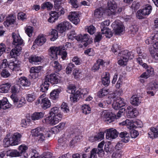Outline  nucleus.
<instances>
[{
	"mask_svg": "<svg viewBox=\"0 0 158 158\" xmlns=\"http://www.w3.org/2000/svg\"><path fill=\"white\" fill-rule=\"evenodd\" d=\"M67 44L65 47H52L50 48L49 52L51 60H54L57 59V55H61L63 59L65 58L67 55L65 49L71 46L70 44Z\"/></svg>",
	"mask_w": 158,
	"mask_h": 158,
	"instance_id": "obj_1",
	"label": "nucleus"
},
{
	"mask_svg": "<svg viewBox=\"0 0 158 158\" xmlns=\"http://www.w3.org/2000/svg\"><path fill=\"white\" fill-rule=\"evenodd\" d=\"M62 1V0H54V7L56 11L51 12L50 14L51 16L48 19L49 22H54L60 16L64 14V9L60 6Z\"/></svg>",
	"mask_w": 158,
	"mask_h": 158,
	"instance_id": "obj_2",
	"label": "nucleus"
},
{
	"mask_svg": "<svg viewBox=\"0 0 158 158\" xmlns=\"http://www.w3.org/2000/svg\"><path fill=\"white\" fill-rule=\"evenodd\" d=\"M118 59H119L118 61L119 64L122 65H126L129 59H132L134 55L132 52H128L127 50L121 51L118 54Z\"/></svg>",
	"mask_w": 158,
	"mask_h": 158,
	"instance_id": "obj_3",
	"label": "nucleus"
},
{
	"mask_svg": "<svg viewBox=\"0 0 158 158\" xmlns=\"http://www.w3.org/2000/svg\"><path fill=\"white\" fill-rule=\"evenodd\" d=\"M46 130L44 127H38L31 131L32 135L37 137V139L39 143L43 142L45 139Z\"/></svg>",
	"mask_w": 158,
	"mask_h": 158,
	"instance_id": "obj_4",
	"label": "nucleus"
},
{
	"mask_svg": "<svg viewBox=\"0 0 158 158\" xmlns=\"http://www.w3.org/2000/svg\"><path fill=\"white\" fill-rule=\"evenodd\" d=\"M20 61L15 60L8 64L7 60L4 59L2 61L0 68L2 69H4L8 65V67L13 71H18L20 69Z\"/></svg>",
	"mask_w": 158,
	"mask_h": 158,
	"instance_id": "obj_5",
	"label": "nucleus"
},
{
	"mask_svg": "<svg viewBox=\"0 0 158 158\" xmlns=\"http://www.w3.org/2000/svg\"><path fill=\"white\" fill-rule=\"evenodd\" d=\"M113 103L112 105L113 108L115 110H118L120 108L124 106L125 103L124 99L119 97L113 98Z\"/></svg>",
	"mask_w": 158,
	"mask_h": 158,
	"instance_id": "obj_6",
	"label": "nucleus"
},
{
	"mask_svg": "<svg viewBox=\"0 0 158 158\" xmlns=\"http://www.w3.org/2000/svg\"><path fill=\"white\" fill-rule=\"evenodd\" d=\"M102 117L105 122L108 123L114 121L116 117L115 115L114 114L105 111L102 113Z\"/></svg>",
	"mask_w": 158,
	"mask_h": 158,
	"instance_id": "obj_7",
	"label": "nucleus"
},
{
	"mask_svg": "<svg viewBox=\"0 0 158 158\" xmlns=\"http://www.w3.org/2000/svg\"><path fill=\"white\" fill-rule=\"evenodd\" d=\"M112 27L114 28L115 33L120 35L123 32L124 28L121 22H115L113 23Z\"/></svg>",
	"mask_w": 158,
	"mask_h": 158,
	"instance_id": "obj_8",
	"label": "nucleus"
},
{
	"mask_svg": "<svg viewBox=\"0 0 158 158\" xmlns=\"http://www.w3.org/2000/svg\"><path fill=\"white\" fill-rule=\"evenodd\" d=\"M76 88L74 86L70 85L68 87L67 92L71 94L70 95V100L73 102L77 101V98L79 96L78 94L75 93Z\"/></svg>",
	"mask_w": 158,
	"mask_h": 158,
	"instance_id": "obj_9",
	"label": "nucleus"
},
{
	"mask_svg": "<svg viewBox=\"0 0 158 158\" xmlns=\"http://www.w3.org/2000/svg\"><path fill=\"white\" fill-rule=\"evenodd\" d=\"M108 12L110 14L115 15L116 13V9L117 5L115 2L113 0H110L108 2Z\"/></svg>",
	"mask_w": 158,
	"mask_h": 158,
	"instance_id": "obj_10",
	"label": "nucleus"
},
{
	"mask_svg": "<svg viewBox=\"0 0 158 158\" xmlns=\"http://www.w3.org/2000/svg\"><path fill=\"white\" fill-rule=\"evenodd\" d=\"M45 79L49 83L54 85L57 84L59 81V76L55 74L46 76Z\"/></svg>",
	"mask_w": 158,
	"mask_h": 158,
	"instance_id": "obj_11",
	"label": "nucleus"
},
{
	"mask_svg": "<svg viewBox=\"0 0 158 158\" xmlns=\"http://www.w3.org/2000/svg\"><path fill=\"white\" fill-rule=\"evenodd\" d=\"M118 134L119 133L115 129L113 128L108 129L106 134V138L108 139H114L118 137Z\"/></svg>",
	"mask_w": 158,
	"mask_h": 158,
	"instance_id": "obj_12",
	"label": "nucleus"
},
{
	"mask_svg": "<svg viewBox=\"0 0 158 158\" xmlns=\"http://www.w3.org/2000/svg\"><path fill=\"white\" fill-rule=\"evenodd\" d=\"M41 67V66L32 67L30 71L31 74L29 75V78L35 79L37 77H38V73L40 72Z\"/></svg>",
	"mask_w": 158,
	"mask_h": 158,
	"instance_id": "obj_13",
	"label": "nucleus"
},
{
	"mask_svg": "<svg viewBox=\"0 0 158 158\" xmlns=\"http://www.w3.org/2000/svg\"><path fill=\"white\" fill-rule=\"evenodd\" d=\"M69 19L73 24L77 25L80 21L78 14L76 12H72L68 16Z\"/></svg>",
	"mask_w": 158,
	"mask_h": 158,
	"instance_id": "obj_14",
	"label": "nucleus"
},
{
	"mask_svg": "<svg viewBox=\"0 0 158 158\" xmlns=\"http://www.w3.org/2000/svg\"><path fill=\"white\" fill-rule=\"evenodd\" d=\"M12 36L13 39V45L15 46H20L23 44V40L19 35L13 33Z\"/></svg>",
	"mask_w": 158,
	"mask_h": 158,
	"instance_id": "obj_15",
	"label": "nucleus"
},
{
	"mask_svg": "<svg viewBox=\"0 0 158 158\" xmlns=\"http://www.w3.org/2000/svg\"><path fill=\"white\" fill-rule=\"evenodd\" d=\"M105 62L101 59H98L96 63L93 65L91 69L94 72L98 71L99 69H101L103 68Z\"/></svg>",
	"mask_w": 158,
	"mask_h": 158,
	"instance_id": "obj_16",
	"label": "nucleus"
},
{
	"mask_svg": "<svg viewBox=\"0 0 158 158\" xmlns=\"http://www.w3.org/2000/svg\"><path fill=\"white\" fill-rule=\"evenodd\" d=\"M45 120L47 123L53 125L58 123L59 119L56 116L49 115L45 118Z\"/></svg>",
	"mask_w": 158,
	"mask_h": 158,
	"instance_id": "obj_17",
	"label": "nucleus"
},
{
	"mask_svg": "<svg viewBox=\"0 0 158 158\" xmlns=\"http://www.w3.org/2000/svg\"><path fill=\"white\" fill-rule=\"evenodd\" d=\"M16 17L14 15H10L8 17L6 21L4 23L5 26H12L14 23Z\"/></svg>",
	"mask_w": 158,
	"mask_h": 158,
	"instance_id": "obj_18",
	"label": "nucleus"
},
{
	"mask_svg": "<svg viewBox=\"0 0 158 158\" xmlns=\"http://www.w3.org/2000/svg\"><path fill=\"white\" fill-rule=\"evenodd\" d=\"M22 48L19 46H15V48L13 49L10 52V55L12 58H15L18 56L21 52Z\"/></svg>",
	"mask_w": 158,
	"mask_h": 158,
	"instance_id": "obj_19",
	"label": "nucleus"
},
{
	"mask_svg": "<svg viewBox=\"0 0 158 158\" xmlns=\"http://www.w3.org/2000/svg\"><path fill=\"white\" fill-rule=\"evenodd\" d=\"M127 110H128L127 116L128 118H133L138 115L137 110L135 108L133 109L131 107L129 106L127 107Z\"/></svg>",
	"mask_w": 158,
	"mask_h": 158,
	"instance_id": "obj_20",
	"label": "nucleus"
},
{
	"mask_svg": "<svg viewBox=\"0 0 158 158\" xmlns=\"http://www.w3.org/2000/svg\"><path fill=\"white\" fill-rule=\"evenodd\" d=\"M22 137V135L18 132L15 133L13 134L12 135L10 138L12 139V140L15 145H18L20 139Z\"/></svg>",
	"mask_w": 158,
	"mask_h": 158,
	"instance_id": "obj_21",
	"label": "nucleus"
},
{
	"mask_svg": "<svg viewBox=\"0 0 158 158\" xmlns=\"http://www.w3.org/2000/svg\"><path fill=\"white\" fill-rule=\"evenodd\" d=\"M11 105L9 104L7 99L5 98L1 100H0V110L2 109L3 110H6L10 108Z\"/></svg>",
	"mask_w": 158,
	"mask_h": 158,
	"instance_id": "obj_22",
	"label": "nucleus"
},
{
	"mask_svg": "<svg viewBox=\"0 0 158 158\" xmlns=\"http://www.w3.org/2000/svg\"><path fill=\"white\" fill-rule=\"evenodd\" d=\"M45 37L43 34L39 35L35 40V43L38 45L41 46L46 41Z\"/></svg>",
	"mask_w": 158,
	"mask_h": 158,
	"instance_id": "obj_23",
	"label": "nucleus"
},
{
	"mask_svg": "<svg viewBox=\"0 0 158 158\" xmlns=\"http://www.w3.org/2000/svg\"><path fill=\"white\" fill-rule=\"evenodd\" d=\"M141 98L136 95L132 96L130 98L131 103L133 105L137 106L141 103Z\"/></svg>",
	"mask_w": 158,
	"mask_h": 158,
	"instance_id": "obj_24",
	"label": "nucleus"
},
{
	"mask_svg": "<svg viewBox=\"0 0 158 158\" xmlns=\"http://www.w3.org/2000/svg\"><path fill=\"white\" fill-rule=\"evenodd\" d=\"M7 156L11 157H19L21 156V153L16 150H8L6 152Z\"/></svg>",
	"mask_w": 158,
	"mask_h": 158,
	"instance_id": "obj_25",
	"label": "nucleus"
},
{
	"mask_svg": "<svg viewBox=\"0 0 158 158\" xmlns=\"http://www.w3.org/2000/svg\"><path fill=\"white\" fill-rule=\"evenodd\" d=\"M119 137L121 138V141L124 143L128 142L130 139L129 134L126 131H123L119 134Z\"/></svg>",
	"mask_w": 158,
	"mask_h": 158,
	"instance_id": "obj_26",
	"label": "nucleus"
},
{
	"mask_svg": "<svg viewBox=\"0 0 158 158\" xmlns=\"http://www.w3.org/2000/svg\"><path fill=\"white\" fill-rule=\"evenodd\" d=\"M151 132L148 133L150 138H152L158 137V125L155 127H152L150 128Z\"/></svg>",
	"mask_w": 158,
	"mask_h": 158,
	"instance_id": "obj_27",
	"label": "nucleus"
},
{
	"mask_svg": "<svg viewBox=\"0 0 158 158\" xmlns=\"http://www.w3.org/2000/svg\"><path fill=\"white\" fill-rule=\"evenodd\" d=\"M41 104L44 109H47L51 106L50 101L47 98H45L42 99Z\"/></svg>",
	"mask_w": 158,
	"mask_h": 158,
	"instance_id": "obj_28",
	"label": "nucleus"
},
{
	"mask_svg": "<svg viewBox=\"0 0 158 158\" xmlns=\"http://www.w3.org/2000/svg\"><path fill=\"white\" fill-rule=\"evenodd\" d=\"M11 86V84L9 83H6L0 85V92L2 93H7Z\"/></svg>",
	"mask_w": 158,
	"mask_h": 158,
	"instance_id": "obj_29",
	"label": "nucleus"
},
{
	"mask_svg": "<svg viewBox=\"0 0 158 158\" xmlns=\"http://www.w3.org/2000/svg\"><path fill=\"white\" fill-rule=\"evenodd\" d=\"M29 61L30 63L33 64H36L38 62H40L42 60V58L40 57L32 56L29 58Z\"/></svg>",
	"mask_w": 158,
	"mask_h": 158,
	"instance_id": "obj_30",
	"label": "nucleus"
},
{
	"mask_svg": "<svg viewBox=\"0 0 158 158\" xmlns=\"http://www.w3.org/2000/svg\"><path fill=\"white\" fill-rule=\"evenodd\" d=\"M102 34H104L106 38H109L111 37L113 35V33L111 31V30L108 28H102Z\"/></svg>",
	"mask_w": 158,
	"mask_h": 158,
	"instance_id": "obj_31",
	"label": "nucleus"
},
{
	"mask_svg": "<svg viewBox=\"0 0 158 158\" xmlns=\"http://www.w3.org/2000/svg\"><path fill=\"white\" fill-rule=\"evenodd\" d=\"M104 13V10L102 8L97 9L94 11V17L96 18H100L102 16Z\"/></svg>",
	"mask_w": 158,
	"mask_h": 158,
	"instance_id": "obj_32",
	"label": "nucleus"
},
{
	"mask_svg": "<svg viewBox=\"0 0 158 158\" xmlns=\"http://www.w3.org/2000/svg\"><path fill=\"white\" fill-rule=\"evenodd\" d=\"M12 138H5L3 140V144L4 147H8L10 145H15L13 143Z\"/></svg>",
	"mask_w": 158,
	"mask_h": 158,
	"instance_id": "obj_33",
	"label": "nucleus"
},
{
	"mask_svg": "<svg viewBox=\"0 0 158 158\" xmlns=\"http://www.w3.org/2000/svg\"><path fill=\"white\" fill-rule=\"evenodd\" d=\"M19 80L20 84L23 86L27 87L31 85L30 81L26 77H21L19 79Z\"/></svg>",
	"mask_w": 158,
	"mask_h": 158,
	"instance_id": "obj_34",
	"label": "nucleus"
},
{
	"mask_svg": "<svg viewBox=\"0 0 158 158\" xmlns=\"http://www.w3.org/2000/svg\"><path fill=\"white\" fill-rule=\"evenodd\" d=\"M44 115V114L42 112H35L32 114L31 118L32 120H38L43 118Z\"/></svg>",
	"mask_w": 158,
	"mask_h": 158,
	"instance_id": "obj_35",
	"label": "nucleus"
},
{
	"mask_svg": "<svg viewBox=\"0 0 158 158\" xmlns=\"http://www.w3.org/2000/svg\"><path fill=\"white\" fill-rule=\"evenodd\" d=\"M50 64L57 71H60L62 69L61 65L57 61H53L51 62Z\"/></svg>",
	"mask_w": 158,
	"mask_h": 158,
	"instance_id": "obj_36",
	"label": "nucleus"
},
{
	"mask_svg": "<svg viewBox=\"0 0 158 158\" xmlns=\"http://www.w3.org/2000/svg\"><path fill=\"white\" fill-rule=\"evenodd\" d=\"M89 35L87 34H85L83 35H78L76 39L78 41H80L82 42H86L89 40Z\"/></svg>",
	"mask_w": 158,
	"mask_h": 158,
	"instance_id": "obj_37",
	"label": "nucleus"
},
{
	"mask_svg": "<svg viewBox=\"0 0 158 158\" xmlns=\"http://www.w3.org/2000/svg\"><path fill=\"white\" fill-rule=\"evenodd\" d=\"M109 73L107 72L105 73V76L102 78V84L105 86H107L110 83L109 79Z\"/></svg>",
	"mask_w": 158,
	"mask_h": 158,
	"instance_id": "obj_38",
	"label": "nucleus"
},
{
	"mask_svg": "<svg viewBox=\"0 0 158 158\" xmlns=\"http://www.w3.org/2000/svg\"><path fill=\"white\" fill-rule=\"evenodd\" d=\"M152 9V8L151 6L149 5H147L141 10L143 15H148L150 14Z\"/></svg>",
	"mask_w": 158,
	"mask_h": 158,
	"instance_id": "obj_39",
	"label": "nucleus"
},
{
	"mask_svg": "<svg viewBox=\"0 0 158 158\" xmlns=\"http://www.w3.org/2000/svg\"><path fill=\"white\" fill-rule=\"evenodd\" d=\"M49 86V82L44 78V83L40 86V90L42 92H45L48 89Z\"/></svg>",
	"mask_w": 158,
	"mask_h": 158,
	"instance_id": "obj_40",
	"label": "nucleus"
},
{
	"mask_svg": "<svg viewBox=\"0 0 158 158\" xmlns=\"http://www.w3.org/2000/svg\"><path fill=\"white\" fill-rule=\"evenodd\" d=\"M60 93L58 89H54L50 94V98L53 100H56L58 98Z\"/></svg>",
	"mask_w": 158,
	"mask_h": 158,
	"instance_id": "obj_41",
	"label": "nucleus"
},
{
	"mask_svg": "<svg viewBox=\"0 0 158 158\" xmlns=\"http://www.w3.org/2000/svg\"><path fill=\"white\" fill-rule=\"evenodd\" d=\"M50 40L52 41H54L57 39L58 37V31L53 29L51 32Z\"/></svg>",
	"mask_w": 158,
	"mask_h": 158,
	"instance_id": "obj_42",
	"label": "nucleus"
},
{
	"mask_svg": "<svg viewBox=\"0 0 158 158\" xmlns=\"http://www.w3.org/2000/svg\"><path fill=\"white\" fill-rule=\"evenodd\" d=\"M65 125V124L64 123H60L58 125L54 127L53 128L52 132H54L55 130H56L58 132L64 128Z\"/></svg>",
	"mask_w": 158,
	"mask_h": 158,
	"instance_id": "obj_43",
	"label": "nucleus"
},
{
	"mask_svg": "<svg viewBox=\"0 0 158 158\" xmlns=\"http://www.w3.org/2000/svg\"><path fill=\"white\" fill-rule=\"evenodd\" d=\"M109 91L108 89H102L100 90L98 93V96L100 98H102L103 96H105L109 94Z\"/></svg>",
	"mask_w": 158,
	"mask_h": 158,
	"instance_id": "obj_44",
	"label": "nucleus"
},
{
	"mask_svg": "<svg viewBox=\"0 0 158 158\" xmlns=\"http://www.w3.org/2000/svg\"><path fill=\"white\" fill-rule=\"evenodd\" d=\"M36 96L35 93H33L28 94L27 95V100L29 102H32L36 98Z\"/></svg>",
	"mask_w": 158,
	"mask_h": 158,
	"instance_id": "obj_45",
	"label": "nucleus"
},
{
	"mask_svg": "<svg viewBox=\"0 0 158 158\" xmlns=\"http://www.w3.org/2000/svg\"><path fill=\"white\" fill-rule=\"evenodd\" d=\"M82 112L85 114H87L90 113L91 108L88 105H84L82 107Z\"/></svg>",
	"mask_w": 158,
	"mask_h": 158,
	"instance_id": "obj_46",
	"label": "nucleus"
},
{
	"mask_svg": "<svg viewBox=\"0 0 158 158\" xmlns=\"http://www.w3.org/2000/svg\"><path fill=\"white\" fill-rule=\"evenodd\" d=\"M26 101L24 98H21L15 104V107L17 108H20L26 103Z\"/></svg>",
	"mask_w": 158,
	"mask_h": 158,
	"instance_id": "obj_47",
	"label": "nucleus"
},
{
	"mask_svg": "<svg viewBox=\"0 0 158 158\" xmlns=\"http://www.w3.org/2000/svg\"><path fill=\"white\" fill-rule=\"evenodd\" d=\"M61 110L64 112V113H67L69 112V106L67 103L64 102L62 103L61 106Z\"/></svg>",
	"mask_w": 158,
	"mask_h": 158,
	"instance_id": "obj_48",
	"label": "nucleus"
},
{
	"mask_svg": "<svg viewBox=\"0 0 158 158\" xmlns=\"http://www.w3.org/2000/svg\"><path fill=\"white\" fill-rule=\"evenodd\" d=\"M66 138L64 137H62L58 139V142L60 146L63 147H65L66 145Z\"/></svg>",
	"mask_w": 158,
	"mask_h": 158,
	"instance_id": "obj_49",
	"label": "nucleus"
},
{
	"mask_svg": "<svg viewBox=\"0 0 158 158\" xmlns=\"http://www.w3.org/2000/svg\"><path fill=\"white\" fill-rule=\"evenodd\" d=\"M125 123L129 129H131L134 127V122L132 120L127 119L125 121Z\"/></svg>",
	"mask_w": 158,
	"mask_h": 158,
	"instance_id": "obj_50",
	"label": "nucleus"
},
{
	"mask_svg": "<svg viewBox=\"0 0 158 158\" xmlns=\"http://www.w3.org/2000/svg\"><path fill=\"white\" fill-rule=\"evenodd\" d=\"M58 110V108L57 107H53L51 109L49 112V115L56 116V115L57 114Z\"/></svg>",
	"mask_w": 158,
	"mask_h": 158,
	"instance_id": "obj_51",
	"label": "nucleus"
},
{
	"mask_svg": "<svg viewBox=\"0 0 158 158\" xmlns=\"http://www.w3.org/2000/svg\"><path fill=\"white\" fill-rule=\"evenodd\" d=\"M148 89L149 90L158 89V82H155L150 83Z\"/></svg>",
	"mask_w": 158,
	"mask_h": 158,
	"instance_id": "obj_52",
	"label": "nucleus"
},
{
	"mask_svg": "<svg viewBox=\"0 0 158 158\" xmlns=\"http://www.w3.org/2000/svg\"><path fill=\"white\" fill-rule=\"evenodd\" d=\"M82 73L81 70L78 69H75L73 71V73L74 74L75 77L76 78H78L80 76V74Z\"/></svg>",
	"mask_w": 158,
	"mask_h": 158,
	"instance_id": "obj_53",
	"label": "nucleus"
},
{
	"mask_svg": "<svg viewBox=\"0 0 158 158\" xmlns=\"http://www.w3.org/2000/svg\"><path fill=\"white\" fill-rule=\"evenodd\" d=\"M52 7V5L49 2H47L43 4L41 6L42 8H47L48 10H51Z\"/></svg>",
	"mask_w": 158,
	"mask_h": 158,
	"instance_id": "obj_54",
	"label": "nucleus"
},
{
	"mask_svg": "<svg viewBox=\"0 0 158 158\" xmlns=\"http://www.w3.org/2000/svg\"><path fill=\"white\" fill-rule=\"evenodd\" d=\"M125 111L124 108H122L120 109L117 113V115H115V119H118L122 116L124 115Z\"/></svg>",
	"mask_w": 158,
	"mask_h": 158,
	"instance_id": "obj_55",
	"label": "nucleus"
},
{
	"mask_svg": "<svg viewBox=\"0 0 158 158\" xmlns=\"http://www.w3.org/2000/svg\"><path fill=\"white\" fill-rule=\"evenodd\" d=\"M79 136L76 135H75L74 136H73V137L72 138V139L70 140V145L72 146L75 143L77 142L78 141H79Z\"/></svg>",
	"mask_w": 158,
	"mask_h": 158,
	"instance_id": "obj_56",
	"label": "nucleus"
},
{
	"mask_svg": "<svg viewBox=\"0 0 158 158\" xmlns=\"http://www.w3.org/2000/svg\"><path fill=\"white\" fill-rule=\"evenodd\" d=\"M79 136L76 135H75L74 136H73V137L72 138V139L70 140V145L72 146L75 143L77 142L78 141H79Z\"/></svg>",
	"mask_w": 158,
	"mask_h": 158,
	"instance_id": "obj_57",
	"label": "nucleus"
},
{
	"mask_svg": "<svg viewBox=\"0 0 158 158\" xmlns=\"http://www.w3.org/2000/svg\"><path fill=\"white\" fill-rule=\"evenodd\" d=\"M79 136L76 135H75L74 136H73V137L72 138V139L70 140V145L72 146L75 143L77 142L78 141H79Z\"/></svg>",
	"mask_w": 158,
	"mask_h": 158,
	"instance_id": "obj_58",
	"label": "nucleus"
},
{
	"mask_svg": "<svg viewBox=\"0 0 158 158\" xmlns=\"http://www.w3.org/2000/svg\"><path fill=\"white\" fill-rule=\"evenodd\" d=\"M33 31V27L31 26H28L25 30L26 32L29 37L32 35V34Z\"/></svg>",
	"mask_w": 158,
	"mask_h": 158,
	"instance_id": "obj_59",
	"label": "nucleus"
},
{
	"mask_svg": "<svg viewBox=\"0 0 158 158\" xmlns=\"http://www.w3.org/2000/svg\"><path fill=\"white\" fill-rule=\"evenodd\" d=\"M75 67V65L72 63H69L66 68V72L67 74L70 73L72 72V69Z\"/></svg>",
	"mask_w": 158,
	"mask_h": 158,
	"instance_id": "obj_60",
	"label": "nucleus"
},
{
	"mask_svg": "<svg viewBox=\"0 0 158 158\" xmlns=\"http://www.w3.org/2000/svg\"><path fill=\"white\" fill-rule=\"evenodd\" d=\"M137 62L143 68H146L147 67V64L146 63H143V60L141 57H139L137 59Z\"/></svg>",
	"mask_w": 158,
	"mask_h": 158,
	"instance_id": "obj_61",
	"label": "nucleus"
},
{
	"mask_svg": "<svg viewBox=\"0 0 158 158\" xmlns=\"http://www.w3.org/2000/svg\"><path fill=\"white\" fill-rule=\"evenodd\" d=\"M1 75L3 77L6 78L10 75V73L6 69H3L1 73Z\"/></svg>",
	"mask_w": 158,
	"mask_h": 158,
	"instance_id": "obj_62",
	"label": "nucleus"
},
{
	"mask_svg": "<svg viewBox=\"0 0 158 158\" xmlns=\"http://www.w3.org/2000/svg\"><path fill=\"white\" fill-rule=\"evenodd\" d=\"M68 35V38L72 40H73L74 38L76 39L77 36L74 31H72L69 32Z\"/></svg>",
	"mask_w": 158,
	"mask_h": 158,
	"instance_id": "obj_63",
	"label": "nucleus"
},
{
	"mask_svg": "<svg viewBox=\"0 0 158 158\" xmlns=\"http://www.w3.org/2000/svg\"><path fill=\"white\" fill-rule=\"evenodd\" d=\"M120 48V46L118 44H115L113 45L111 48V50L115 54L119 50Z\"/></svg>",
	"mask_w": 158,
	"mask_h": 158,
	"instance_id": "obj_64",
	"label": "nucleus"
}]
</instances>
